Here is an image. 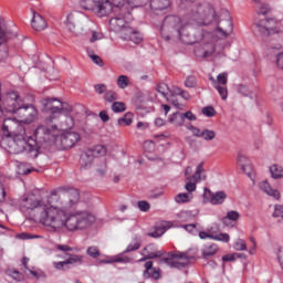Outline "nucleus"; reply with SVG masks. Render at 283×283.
I'll use <instances>...</instances> for the list:
<instances>
[{"label":"nucleus","instance_id":"obj_1","mask_svg":"<svg viewBox=\"0 0 283 283\" xmlns=\"http://www.w3.org/2000/svg\"><path fill=\"white\" fill-rule=\"evenodd\" d=\"M196 0H179V8L187 10L188 13L181 19L178 15H167L161 24L160 33L166 41H169L171 36L167 34H174L176 32L181 42L185 45H193V43H201L203 45V59H209L216 53V43L228 39L233 34V21L231 18L224 20L212 32L200 31L199 35L191 39L188 30L191 25H211L218 18L216 15V9L209 2H202L193 4Z\"/></svg>","mask_w":283,"mask_h":283},{"label":"nucleus","instance_id":"obj_2","mask_svg":"<svg viewBox=\"0 0 283 283\" xmlns=\"http://www.w3.org/2000/svg\"><path fill=\"white\" fill-rule=\"evenodd\" d=\"M61 200V190H52L46 199H36L32 193L23 195L18 201V209L22 213L39 209V222L50 233L66 231H83L96 222V217L88 211H70L67 206H56Z\"/></svg>","mask_w":283,"mask_h":283},{"label":"nucleus","instance_id":"obj_3","mask_svg":"<svg viewBox=\"0 0 283 283\" xmlns=\"http://www.w3.org/2000/svg\"><path fill=\"white\" fill-rule=\"evenodd\" d=\"M17 118H6L2 123L1 132H2V140L1 145H6L9 140L11 143L9 145V149L11 154H23V151H28L31 154L32 158L39 157V142L43 140L48 143L56 136V125L50 127L48 126H39L33 136H28L24 125H30L36 120V116H39V111L32 104L22 105L15 111ZM52 137V138H51ZM39 140V142H38Z\"/></svg>","mask_w":283,"mask_h":283},{"label":"nucleus","instance_id":"obj_4","mask_svg":"<svg viewBox=\"0 0 283 283\" xmlns=\"http://www.w3.org/2000/svg\"><path fill=\"white\" fill-rule=\"evenodd\" d=\"M91 10H95L98 17H107L115 12L109 20V28L113 32H122V36L129 30L133 21L132 11L134 8L143 7L142 0H84Z\"/></svg>","mask_w":283,"mask_h":283},{"label":"nucleus","instance_id":"obj_5","mask_svg":"<svg viewBox=\"0 0 283 283\" xmlns=\"http://www.w3.org/2000/svg\"><path fill=\"white\" fill-rule=\"evenodd\" d=\"M168 258H163L161 262L170 266V269H185L191 262V260H196L198 255H196V250L191 249L186 252H169Z\"/></svg>","mask_w":283,"mask_h":283},{"label":"nucleus","instance_id":"obj_6","mask_svg":"<svg viewBox=\"0 0 283 283\" xmlns=\"http://www.w3.org/2000/svg\"><path fill=\"white\" fill-rule=\"evenodd\" d=\"M44 112H50L51 115L46 118V123H53L61 114H70L72 106L61 102L59 98L46 97L41 101Z\"/></svg>","mask_w":283,"mask_h":283},{"label":"nucleus","instance_id":"obj_7","mask_svg":"<svg viewBox=\"0 0 283 283\" xmlns=\"http://www.w3.org/2000/svg\"><path fill=\"white\" fill-rule=\"evenodd\" d=\"M17 31L8 25V21L0 15V61H6L8 56V48L3 43L14 39Z\"/></svg>","mask_w":283,"mask_h":283},{"label":"nucleus","instance_id":"obj_8","mask_svg":"<svg viewBox=\"0 0 283 283\" xmlns=\"http://www.w3.org/2000/svg\"><path fill=\"white\" fill-rule=\"evenodd\" d=\"M140 238L135 237L133 242L127 245L125 251L116 256H113L111 260H102V264H113V262L119 263V264H129L132 262V258L125 255V253H132L134 251H138L140 249Z\"/></svg>","mask_w":283,"mask_h":283},{"label":"nucleus","instance_id":"obj_9","mask_svg":"<svg viewBox=\"0 0 283 283\" xmlns=\"http://www.w3.org/2000/svg\"><path fill=\"white\" fill-rule=\"evenodd\" d=\"M254 25L259 32L266 34V36L280 34V31H277V29L275 28L277 25L275 19H264L255 22Z\"/></svg>","mask_w":283,"mask_h":283},{"label":"nucleus","instance_id":"obj_10","mask_svg":"<svg viewBox=\"0 0 283 283\" xmlns=\"http://www.w3.org/2000/svg\"><path fill=\"white\" fill-rule=\"evenodd\" d=\"M203 202H209L210 205H224V200H227V192L217 191L213 192L209 188H203Z\"/></svg>","mask_w":283,"mask_h":283},{"label":"nucleus","instance_id":"obj_11","mask_svg":"<svg viewBox=\"0 0 283 283\" xmlns=\"http://www.w3.org/2000/svg\"><path fill=\"white\" fill-rule=\"evenodd\" d=\"M60 140L63 149H72L81 140V135L78 133L67 132L61 135Z\"/></svg>","mask_w":283,"mask_h":283},{"label":"nucleus","instance_id":"obj_12","mask_svg":"<svg viewBox=\"0 0 283 283\" xmlns=\"http://www.w3.org/2000/svg\"><path fill=\"white\" fill-rule=\"evenodd\" d=\"M237 160L243 174L247 175L248 178L252 180V182H255V171H253V166L248 164L249 159H247V156L239 154Z\"/></svg>","mask_w":283,"mask_h":283},{"label":"nucleus","instance_id":"obj_13","mask_svg":"<svg viewBox=\"0 0 283 283\" xmlns=\"http://www.w3.org/2000/svg\"><path fill=\"white\" fill-rule=\"evenodd\" d=\"M145 271L143 273V277L145 280H158L160 277V269L154 268L153 261H147L144 264Z\"/></svg>","mask_w":283,"mask_h":283},{"label":"nucleus","instance_id":"obj_14","mask_svg":"<svg viewBox=\"0 0 283 283\" xmlns=\"http://www.w3.org/2000/svg\"><path fill=\"white\" fill-rule=\"evenodd\" d=\"M259 188L261 191H263V193H265L266 196H270V198H273L274 200H280L281 195H280V190L273 188V186H271V184L266 180H263L259 184Z\"/></svg>","mask_w":283,"mask_h":283},{"label":"nucleus","instance_id":"obj_15","mask_svg":"<svg viewBox=\"0 0 283 283\" xmlns=\"http://www.w3.org/2000/svg\"><path fill=\"white\" fill-rule=\"evenodd\" d=\"M143 1V6L147 3L149 0H140ZM171 6V0H150V8L154 12H163V10H167Z\"/></svg>","mask_w":283,"mask_h":283},{"label":"nucleus","instance_id":"obj_16","mask_svg":"<svg viewBox=\"0 0 283 283\" xmlns=\"http://www.w3.org/2000/svg\"><path fill=\"white\" fill-rule=\"evenodd\" d=\"M174 224L169 221H163L159 226L155 228V231L149 232L148 235L150 238H161V235H165L169 229H171Z\"/></svg>","mask_w":283,"mask_h":283},{"label":"nucleus","instance_id":"obj_17","mask_svg":"<svg viewBox=\"0 0 283 283\" xmlns=\"http://www.w3.org/2000/svg\"><path fill=\"white\" fill-rule=\"evenodd\" d=\"M122 39H124V41H132L136 45L143 43V35H140V33H138L132 27L127 29V32L124 35H122Z\"/></svg>","mask_w":283,"mask_h":283},{"label":"nucleus","instance_id":"obj_18","mask_svg":"<svg viewBox=\"0 0 283 283\" xmlns=\"http://www.w3.org/2000/svg\"><path fill=\"white\" fill-rule=\"evenodd\" d=\"M187 180H192V182L197 184L207 180V172L202 163L197 166L195 174L188 177Z\"/></svg>","mask_w":283,"mask_h":283},{"label":"nucleus","instance_id":"obj_19","mask_svg":"<svg viewBox=\"0 0 283 283\" xmlns=\"http://www.w3.org/2000/svg\"><path fill=\"white\" fill-rule=\"evenodd\" d=\"M31 25L33 30H35L36 32H41L45 30V28H48V22L45 21L44 18L41 17V14L33 13Z\"/></svg>","mask_w":283,"mask_h":283},{"label":"nucleus","instance_id":"obj_20","mask_svg":"<svg viewBox=\"0 0 283 283\" xmlns=\"http://www.w3.org/2000/svg\"><path fill=\"white\" fill-rule=\"evenodd\" d=\"M182 93V88L178 87V86H174L172 88H170L169 92V98L170 101H168V103H172L174 107H176L177 109H185V105L178 103L176 98V96H180V94Z\"/></svg>","mask_w":283,"mask_h":283},{"label":"nucleus","instance_id":"obj_21","mask_svg":"<svg viewBox=\"0 0 283 283\" xmlns=\"http://www.w3.org/2000/svg\"><path fill=\"white\" fill-rule=\"evenodd\" d=\"M147 249L149 248H145L142 251V255L144 256L139 259L138 262H147V260H156V258H163V255H165V250H159L156 252H147Z\"/></svg>","mask_w":283,"mask_h":283},{"label":"nucleus","instance_id":"obj_22","mask_svg":"<svg viewBox=\"0 0 283 283\" xmlns=\"http://www.w3.org/2000/svg\"><path fill=\"white\" fill-rule=\"evenodd\" d=\"M94 163V155L90 153H82L80 157L81 169H90Z\"/></svg>","mask_w":283,"mask_h":283},{"label":"nucleus","instance_id":"obj_23","mask_svg":"<svg viewBox=\"0 0 283 283\" xmlns=\"http://www.w3.org/2000/svg\"><path fill=\"white\" fill-rule=\"evenodd\" d=\"M168 123L174 125V127H182V125H185V117L182 113L176 112L169 116Z\"/></svg>","mask_w":283,"mask_h":283},{"label":"nucleus","instance_id":"obj_24","mask_svg":"<svg viewBox=\"0 0 283 283\" xmlns=\"http://www.w3.org/2000/svg\"><path fill=\"white\" fill-rule=\"evenodd\" d=\"M63 197L69 198V207L72 208L76 202H78L81 195L76 189H71L67 192H64Z\"/></svg>","mask_w":283,"mask_h":283},{"label":"nucleus","instance_id":"obj_25","mask_svg":"<svg viewBox=\"0 0 283 283\" xmlns=\"http://www.w3.org/2000/svg\"><path fill=\"white\" fill-rule=\"evenodd\" d=\"M76 21H78V14L69 13L66 15L65 25L70 32H74L76 30Z\"/></svg>","mask_w":283,"mask_h":283},{"label":"nucleus","instance_id":"obj_26","mask_svg":"<svg viewBox=\"0 0 283 283\" xmlns=\"http://www.w3.org/2000/svg\"><path fill=\"white\" fill-rule=\"evenodd\" d=\"M67 259L66 261V265H71V266H81V264H83V255L81 254H66Z\"/></svg>","mask_w":283,"mask_h":283},{"label":"nucleus","instance_id":"obj_27","mask_svg":"<svg viewBox=\"0 0 283 283\" xmlns=\"http://www.w3.org/2000/svg\"><path fill=\"white\" fill-rule=\"evenodd\" d=\"M229 220L231 222H238V220H240V212L235 211V210H230L227 212L226 217L222 219V222L226 227H229Z\"/></svg>","mask_w":283,"mask_h":283},{"label":"nucleus","instance_id":"obj_28","mask_svg":"<svg viewBox=\"0 0 283 283\" xmlns=\"http://www.w3.org/2000/svg\"><path fill=\"white\" fill-rule=\"evenodd\" d=\"M269 171L271 174V178L274 180H280V178H283V168L277 164L270 166Z\"/></svg>","mask_w":283,"mask_h":283},{"label":"nucleus","instance_id":"obj_29","mask_svg":"<svg viewBox=\"0 0 283 283\" xmlns=\"http://www.w3.org/2000/svg\"><path fill=\"white\" fill-rule=\"evenodd\" d=\"M156 91L164 97L166 98V101H171V97H169V85H167L166 83H159L156 86Z\"/></svg>","mask_w":283,"mask_h":283},{"label":"nucleus","instance_id":"obj_30","mask_svg":"<svg viewBox=\"0 0 283 283\" xmlns=\"http://www.w3.org/2000/svg\"><path fill=\"white\" fill-rule=\"evenodd\" d=\"M193 196L191 193L181 192L175 197V202H177V205H187V202H191Z\"/></svg>","mask_w":283,"mask_h":283},{"label":"nucleus","instance_id":"obj_31","mask_svg":"<svg viewBox=\"0 0 283 283\" xmlns=\"http://www.w3.org/2000/svg\"><path fill=\"white\" fill-rule=\"evenodd\" d=\"M217 253H218V245L210 244L206 249L202 250V258L205 260H209V258H212V255H216Z\"/></svg>","mask_w":283,"mask_h":283},{"label":"nucleus","instance_id":"obj_32","mask_svg":"<svg viewBox=\"0 0 283 283\" xmlns=\"http://www.w3.org/2000/svg\"><path fill=\"white\" fill-rule=\"evenodd\" d=\"M132 123H134V114L132 113H126L122 118L117 120V125H119V127H123V125L129 127Z\"/></svg>","mask_w":283,"mask_h":283},{"label":"nucleus","instance_id":"obj_33","mask_svg":"<svg viewBox=\"0 0 283 283\" xmlns=\"http://www.w3.org/2000/svg\"><path fill=\"white\" fill-rule=\"evenodd\" d=\"M129 77L127 75H119L117 77L116 85L119 90H127V87H129Z\"/></svg>","mask_w":283,"mask_h":283},{"label":"nucleus","instance_id":"obj_34","mask_svg":"<svg viewBox=\"0 0 283 283\" xmlns=\"http://www.w3.org/2000/svg\"><path fill=\"white\" fill-rule=\"evenodd\" d=\"M212 240H214L216 242H230L231 241V237L229 235V233H219V234H212Z\"/></svg>","mask_w":283,"mask_h":283},{"label":"nucleus","instance_id":"obj_35","mask_svg":"<svg viewBox=\"0 0 283 283\" xmlns=\"http://www.w3.org/2000/svg\"><path fill=\"white\" fill-rule=\"evenodd\" d=\"M125 109H126L125 103H123V102H114L112 104V111L115 114H120V113L125 112Z\"/></svg>","mask_w":283,"mask_h":283},{"label":"nucleus","instance_id":"obj_36","mask_svg":"<svg viewBox=\"0 0 283 283\" xmlns=\"http://www.w3.org/2000/svg\"><path fill=\"white\" fill-rule=\"evenodd\" d=\"M214 88L219 92L222 101H227L229 96V91L224 86H220V84L214 83Z\"/></svg>","mask_w":283,"mask_h":283},{"label":"nucleus","instance_id":"obj_37","mask_svg":"<svg viewBox=\"0 0 283 283\" xmlns=\"http://www.w3.org/2000/svg\"><path fill=\"white\" fill-rule=\"evenodd\" d=\"M201 138L203 140H213L216 138V132L211 129L201 130Z\"/></svg>","mask_w":283,"mask_h":283},{"label":"nucleus","instance_id":"obj_38","mask_svg":"<svg viewBox=\"0 0 283 283\" xmlns=\"http://www.w3.org/2000/svg\"><path fill=\"white\" fill-rule=\"evenodd\" d=\"M234 250L235 251H247V241H244V239H237L234 241Z\"/></svg>","mask_w":283,"mask_h":283},{"label":"nucleus","instance_id":"obj_39","mask_svg":"<svg viewBox=\"0 0 283 283\" xmlns=\"http://www.w3.org/2000/svg\"><path fill=\"white\" fill-rule=\"evenodd\" d=\"M55 250L56 251H62V253H67L70 251H80L77 248H72L67 244H56Z\"/></svg>","mask_w":283,"mask_h":283},{"label":"nucleus","instance_id":"obj_40","mask_svg":"<svg viewBox=\"0 0 283 283\" xmlns=\"http://www.w3.org/2000/svg\"><path fill=\"white\" fill-rule=\"evenodd\" d=\"M53 266L54 269H56V271H67L70 270V266L67 265V262L64 261H59V262H53Z\"/></svg>","mask_w":283,"mask_h":283},{"label":"nucleus","instance_id":"obj_41","mask_svg":"<svg viewBox=\"0 0 283 283\" xmlns=\"http://www.w3.org/2000/svg\"><path fill=\"white\" fill-rule=\"evenodd\" d=\"M179 222H189L191 220V212L189 211H181L177 214Z\"/></svg>","mask_w":283,"mask_h":283},{"label":"nucleus","instance_id":"obj_42","mask_svg":"<svg viewBox=\"0 0 283 283\" xmlns=\"http://www.w3.org/2000/svg\"><path fill=\"white\" fill-rule=\"evenodd\" d=\"M94 156H105L107 154V148L104 145L95 146L93 150Z\"/></svg>","mask_w":283,"mask_h":283},{"label":"nucleus","instance_id":"obj_43","mask_svg":"<svg viewBox=\"0 0 283 283\" xmlns=\"http://www.w3.org/2000/svg\"><path fill=\"white\" fill-rule=\"evenodd\" d=\"M186 128L191 132L192 135L196 136V138H201L202 136V130H200V128L198 127H195L193 125L189 124V125H186Z\"/></svg>","mask_w":283,"mask_h":283},{"label":"nucleus","instance_id":"obj_44","mask_svg":"<svg viewBox=\"0 0 283 283\" xmlns=\"http://www.w3.org/2000/svg\"><path fill=\"white\" fill-rule=\"evenodd\" d=\"M202 115L208 116V118H212V116H216V108L212 106H206L202 108Z\"/></svg>","mask_w":283,"mask_h":283},{"label":"nucleus","instance_id":"obj_45","mask_svg":"<svg viewBox=\"0 0 283 283\" xmlns=\"http://www.w3.org/2000/svg\"><path fill=\"white\" fill-rule=\"evenodd\" d=\"M196 185H198V182H195L193 180L187 181L185 185L186 191H188V193H193V191L197 189Z\"/></svg>","mask_w":283,"mask_h":283},{"label":"nucleus","instance_id":"obj_46","mask_svg":"<svg viewBox=\"0 0 283 283\" xmlns=\"http://www.w3.org/2000/svg\"><path fill=\"white\" fill-rule=\"evenodd\" d=\"M86 253L90 255V258H98V255H101V252L98 251V248L96 247H90L86 250Z\"/></svg>","mask_w":283,"mask_h":283},{"label":"nucleus","instance_id":"obj_47","mask_svg":"<svg viewBox=\"0 0 283 283\" xmlns=\"http://www.w3.org/2000/svg\"><path fill=\"white\" fill-rule=\"evenodd\" d=\"M217 85H227L228 83V74L227 73H221L217 76Z\"/></svg>","mask_w":283,"mask_h":283},{"label":"nucleus","instance_id":"obj_48","mask_svg":"<svg viewBox=\"0 0 283 283\" xmlns=\"http://www.w3.org/2000/svg\"><path fill=\"white\" fill-rule=\"evenodd\" d=\"M273 218H282V220H283V206L282 205L274 206Z\"/></svg>","mask_w":283,"mask_h":283},{"label":"nucleus","instance_id":"obj_49","mask_svg":"<svg viewBox=\"0 0 283 283\" xmlns=\"http://www.w3.org/2000/svg\"><path fill=\"white\" fill-rule=\"evenodd\" d=\"M105 101H107V103H114V101H116V92L114 91H108L105 93L104 95Z\"/></svg>","mask_w":283,"mask_h":283},{"label":"nucleus","instance_id":"obj_50","mask_svg":"<svg viewBox=\"0 0 283 283\" xmlns=\"http://www.w3.org/2000/svg\"><path fill=\"white\" fill-rule=\"evenodd\" d=\"M271 12V8L269 7V4H260L259 9H258V14H269Z\"/></svg>","mask_w":283,"mask_h":283},{"label":"nucleus","instance_id":"obj_51","mask_svg":"<svg viewBox=\"0 0 283 283\" xmlns=\"http://www.w3.org/2000/svg\"><path fill=\"white\" fill-rule=\"evenodd\" d=\"M90 59H92L93 63H95V65H98L99 67H103V60L101 59V56L96 55V54H88Z\"/></svg>","mask_w":283,"mask_h":283},{"label":"nucleus","instance_id":"obj_52","mask_svg":"<svg viewBox=\"0 0 283 283\" xmlns=\"http://www.w3.org/2000/svg\"><path fill=\"white\" fill-rule=\"evenodd\" d=\"M137 207L139 211H144V212H147L150 209L149 202L147 201H138Z\"/></svg>","mask_w":283,"mask_h":283},{"label":"nucleus","instance_id":"obj_53","mask_svg":"<svg viewBox=\"0 0 283 283\" xmlns=\"http://www.w3.org/2000/svg\"><path fill=\"white\" fill-rule=\"evenodd\" d=\"M186 87H195L196 86V76H188L185 81Z\"/></svg>","mask_w":283,"mask_h":283},{"label":"nucleus","instance_id":"obj_54","mask_svg":"<svg viewBox=\"0 0 283 283\" xmlns=\"http://www.w3.org/2000/svg\"><path fill=\"white\" fill-rule=\"evenodd\" d=\"M94 90H95L96 94H105V92H107V85L97 84L94 86Z\"/></svg>","mask_w":283,"mask_h":283},{"label":"nucleus","instance_id":"obj_55","mask_svg":"<svg viewBox=\"0 0 283 283\" xmlns=\"http://www.w3.org/2000/svg\"><path fill=\"white\" fill-rule=\"evenodd\" d=\"M19 238H20L21 240H36V239H40L41 235H32V234H28V233H21V234L19 235Z\"/></svg>","mask_w":283,"mask_h":283},{"label":"nucleus","instance_id":"obj_56","mask_svg":"<svg viewBox=\"0 0 283 283\" xmlns=\"http://www.w3.org/2000/svg\"><path fill=\"white\" fill-rule=\"evenodd\" d=\"M199 238H200V240H213V234L206 232V231H200Z\"/></svg>","mask_w":283,"mask_h":283},{"label":"nucleus","instance_id":"obj_57","mask_svg":"<svg viewBox=\"0 0 283 283\" xmlns=\"http://www.w3.org/2000/svg\"><path fill=\"white\" fill-rule=\"evenodd\" d=\"M182 116H184V120H185V118H187V120H191V122L197 120L196 115L191 111L182 113Z\"/></svg>","mask_w":283,"mask_h":283},{"label":"nucleus","instance_id":"obj_58","mask_svg":"<svg viewBox=\"0 0 283 283\" xmlns=\"http://www.w3.org/2000/svg\"><path fill=\"white\" fill-rule=\"evenodd\" d=\"M222 262H235V253H229L223 255Z\"/></svg>","mask_w":283,"mask_h":283},{"label":"nucleus","instance_id":"obj_59","mask_svg":"<svg viewBox=\"0 0 283 283\" xmlns=\"http://www.w3.org/2000/svg\"><path fill=\"white\" fill-rule=\"evenodd\" d=\"M103 39V34L98 33L96 31H92V38H91V43H94L96 41H101Z\"/></svg>","mask_w":283,"mask_h":283},{"label":"nucleus","instance_id":"obj_60","mask_svg":"<svg viewBox=\"0 0 283 283\" xmlns=\"http://www.w3.org/2000/svg\"><path fill=\"white\" fill-rule=\"evenodd\" d=\"M182 229H185L186 231H188V233H193V231H196V223H190V224H186V226H181Z\"/></svg>","mask_w":283,"mask_h":283},{"label":"nucleus","instance_id":"obj_61","mask_svg":"<svg viewBox=\"0 0 283 283\" xmlns=\"http://www.w3.org/2000/svg\"><path fill=\"white\" fill-rule=\"evenodd\" d=\"M276 65L280 70H283V52L276 55Z\"/></svg>","mask_w":283,"mask_h":283},{"label":"nucleus","instance_id":"obj_62","mask_svg":"<svg viewBox=\"0 0 283 283\" xmlns=\"http://www.w3.org/2000/svg\"><path fill=\"white\" fill-rule=\"evenodd\" d=\"M6 200V188L3 187V184L0 181V202H3Z\"/></svg>","mask_w":283,"mask_h":283},{"label":"nucleus","instance_id":"obj_63","mask_svg":"<svg viewBox=\"0 0 283 283\" xmlns=\"http://www.w3.org/2000/svg\"><path fill=\"white\" fill-rule=\"evenodd\" d=\"M99 118L103 120V123H107L109 120V115L105 111L99 112Z\"/></svg>","mask_w":283,"mask_h":283},{"label":"nucleus","instance_id":"obj_64","mask_svg":"<svg viewBox=\"0 0 283 283\" xmlns=\"http://www.w3.org/2000/svg\"><path fill=\"white\" fill-rule=\"evenodd\" d=\"M12 277H13V280H17V282H21V280H22V275L19 271H13Z\"/></svg>","mask_w":283,"mask_h":283}]
</instances>
